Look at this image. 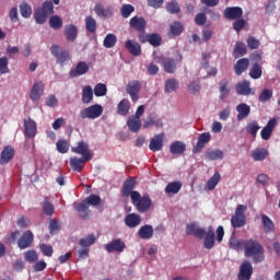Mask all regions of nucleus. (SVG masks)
I'll return each mask as SVG.
<instances>
[{"mask_svg": "<svg viewBox=\"0 0 280 280\" xmlns=\"http://www.w3.org/2000/svg\"><path fill=\"white\" fill-rule=\"evenodd\" d=\"M20 13L23 19H30L32 16V5L27 2L20 4Z\"/></svg>", "mask_w": 280, "mask_h": 280, "instance_id": "13d9d810", "label": "nucleus"}, {"mask_svg": "<svg viewBox=\"0 0 280 280\" xmlns=\"http://www.w3.org/2000/svg\"><path fill=\"white\" fill-rule=\"evenodd\" d=\"M128 113H130V103L122 98L118 104V115L126 116Z\"/></svg>", "mask_w": 280, "mask_h": 280, "instance_id": "864d4df0", "label": "nucleus"}, {"mask_svg": "<svg viewBox=\"0 0 280 280\" xmlns=\"http://www.w3.org/2000/svg\"><path fill=\"white\" fill-rule=\"evenodd\" d=\"M85 30L90 32V34H95L97 31V21L91 15L85 18Z\"/></svg>", "mask_w": 280, "mask_h": 280, "instance_id": "49530a36", "label": "nucleus"}, {"mask_svg": "<svg viewBox=\"0 0 280 280\" xmlns=\"http://www.w3.org/2000/svg\"><path fill=\"white\" fill-rule=\"evenodd\" d=\"M246 242L247 240H244V238L238 240L237 237H235V233H233L229 240V248L240 253V250H244L246 246Z\"/></svg>", "mask_w": 280, "mask_h": 280, "instance_id": "6ab92c4d", "label": "nucleus"}, {"mask_svg": "<svg viewBox=\"0 0 280 280\" xmlns=\"http://www.w3.org/2000/svg\"><path fill=\"white\" fill-rule=\"evenodd\" d=\"M40 95H43V82H36L31 90L30 97L33 102H38V100H40Z\"/></svg>", "mask_w": 280, "mask_h": 280, "instance_id": "f704fd0d", "label": "nucleus"}, {"mask_svg": "<svg viewBox=\"0 0 280 280\" xmlns=\"http://www.w3.org/2000/svg\"><path fill=\"white\" fill-rule=\"evenodd\" d=\"M136 185L137 179H135V177H128L122 184V197L128 198V196H130V198H132V194L136 191L132 189H135Z\"/></svg>", "mask_w": 280, "mask_h": 280, "instance_id": "a211bd4d", "label": "nucleus"}, {"mask_svg": "<svg viewBox=\"0 0 280 280\" xmlns=\"http://www.w3.org/2000/svg\"><path fill=\"white\" fill-rule=\"evenodd\" d=\"M166 10L170 14H178L180 12V5H178V1L172 0L166 4Z\"/></svg>", "mask_w": 280, "mask_h": 280, "instance_id": "e2e57ef3", "label": "nucleus"}, {"mask_svg": "<svg viewBox=\"0 0 280 280\" xmlns=\"http://www.w3.org/2000/svg\"><path fill=\"white\" fill-rule=\"evenodd\" d=\"M248 207L246 205H238L236 207L234 215L231 218V224L233 229H243L246 226V211Z\"/></svg>", "mask_w": 280, "mask_h": 280, "instance_id": "39448f33", "label": "nucleus"}, {"mask_svg": "<svg viewBox=\"0 0 280 280\" xmlns=\"http://www.w3.org/2000/svg\"><path fill=\"white\" fill-rule=\"evenodd\" d=\"M82 202H84L88 207L91 205L92 207H97L102 205V198L97 195H90Z\"/></svg>", "mask_w": 280, "mask_h": 280, "instance_id": "5fc2aeb1", "label": "nucleus"}, {"mask_svg": "<svg viewBox=\"0 0 280 280\" xmlns=\"http://www.w3.org/2000/svg\"><path fill=\"white\" fill-rule=\"evenodd\" d=\"M264 75V70H261V66L257 62L252 65V68L249 69V77L252 80H259Z\"/></svg>", "mask_w": 280, "mask_h": 280, "instance_id": "a19ab883", "label": "nucleus"}, {"mask_svg": "<svg viewBox=\"0 0 280 280\" xmlns=\"http://www.w3.org/2000/svg\"><path fill=\"white\" fill-rule=\"evenodd\" d=\"M24 135L28 139L36 137V121L32 120V118L24 119Z\"/></svg>", "mask_w": 280, "mask_h": 280, "instance_id": "b1692460", "label": "nucleus"}, {"mask_svg": "<svg viewBox=\"0 0 280 280\" xmlns=\"http://www.w3.org/2000/svg\"><path fill=\"white\" fill-rule=\"evenodd\" d=\"M207 161H222L224 159V152L220 149L208 150L206 152Z\"/></svg>", "mask_w": 280, "mask_h": 280, "instance_id": "c9c22d12", "label": "nucleus"}, {"mask_svg": "<svg viewBox=\"0 0 280 280\" xmlns=\"http://www.w3.org/2000/svg\"><path fill=\"white\" fill-rule=\"evenodd\" d=\"M97 238L95 237V234H89L88 236L80 240L79 244L81 248H89L90 246H93Z\"/></svg>", "mask_w": 280, "mask_h": 280, "instance_id": "c03bdc74", "label": "nucleus"}, {"mask_svg": "<svg viewBox=\"0 0 280 280\" xmlns=\"http://www.w3.org/2000/svg\"><path fill=\"white\" fill-rule=\"evenodd\" d=\"M269 152L266 148H257L254 151H252V159L254 161H266L268 159Z\"/></svg>", "mask_w": 280, "mask_h": 280, "instance_id": "4c0bfd02", "label": "nucleus"}, {"mask_svg": "<svg viewBox=\"0 0 280 280\" xmlns=\"http://www.w3.org/2000/svg\"><path fill=\"white\" fill-rule=\"evenodd\" d=\"M165 141V133H159L155 135L149 143V150H151V152H161V150H163V143Z\"/></svg>", "mask_w": 280, "mask_h": 280, "instance_id": "ddd939ff", "label": "nucleus"}, {"mask_svg": "<svg viewBox=\"0 0 280 280\" xmlns=\"http://www.w3.org/2000/svg\"><path fill=\"white\" fill-rule=\"evenodd\" d=\"M126 91L128 95H130L131 101L138 102L139 101V93L141 92V83L137 80L130 81L127 84Z\"/></svg>", "mask_w": 280, "mask_h": 280, "instance_id": "9b49d317", "label": "nucleus"}, {"mask_svg": "<svg viewBox=\"0 0 280 280\" xmlns=\"http://www.w3.org/2000/svg\"><path fill=\"white\" fill-rule=\"evenodd\" d=\"M56 147L60 154H67L69 152V142L67 140L57 141Z\"/></svg>", "mask_w": 280, "mask_h": 280, "instance_id": "774afa93", "label": "nucleus"}, {"mask_svg": "<svg viewBox=\"0 0 280 280\" xmlns=\"http://www.w3.org/2000/svg\"><path fill=\"white\" fill-rule=\"evenodd\" d=\"M262 229L265 233H275V222L270 217L261 214Z\"/></svg>", "mask_w": 280, "mask_h": 280, "instance_id": "e433bc0d", "label": "nucleus"}, {"mask_svg": "<svg viewBox=\"0 0 280 280\" xmlns=\"http://www.w3.org/2000/svg\"><path fill=\"white\" fill-rule=\"evenodd\" d=\"M179 83L178 80L172 78V79H167L165 81V88L164 91L165 93H174V91H176V89H178Z\"/></svg>", "mask_w": 280, "mask_h": 280, "instance_id": "8fccbe9b", "label": "nucleus"}, {"mask_svg": "<svg viewBox=\"0 0 280 280\" xmlns=\"http://www.w3.org/2000/svg\"><path fill=\"white\" fill-rule=\"evenodd\" d=\"M106 93H108V88H106V84L97 83L94 86V95L96 97H104V95H106Z\"/></svg>", "mask_w": 280, "mask_h": 280, "instance_id": "052dcab7", "label": "nucleus"}, {"mask_svg": "<svg viewBox=\"0 0 280 280\" xmlns=\"http://www.w3.org/2000/svg\"><path fill=\"white\" fill-rule=\"evenodd\" d=\"M248 67H250V60H248V58H242L234 65V71L236 75H242L244 71L248 70Z\"/></svg>", "mask_w": 280, "mask_h": 280, "instance_id": "cd10ccee", "label": "nucleus"}, {"mask_svg": "<svg viewBox=\"0 0 280 280\" xmlns=\"http://www.w3.org/2000/svg\"><path fill=\"white\" fill-rule=\"evenodd\" d=\"M140 240H152L154 236V228L150 224L141 226L138 231Z\"/></svg>", "mask_w": 280, "mask_h": 280, "instance_id": "c85d7f7f", "label": "nucleus"}, {"mask_svg": "<svg viewBox=\"0 0 280 280\" xmlns=\"http://www.w3.org/2000/svg\"><path fill=\"white\" fill-rule=\"evenodd\" d=\"M221 175L220 173H214L213 176L207 182V187L209 191H213L215 187H218V183H220Z\"/></svg>", "mask_w": 280, "mask_h": 280, "instance_id": "6e6d98bb", "label": "nucleus"}, {"mask_svg": "<svg viewBox=\"0 0 280 280\" xmlns=\"http://www.w3.org/2000/svg\"><path fill=\"white\" fill-rule=\"evenodd\" d=\"M12 159H14V149L12 145L4 147L0 154V165H8Z\"/></svg>", "mask_w": 280, "mask_h": 280, "instance_id": "4be33fe9", "label": "nucleus"}, {"mask_svg": "<svg viewBox=\"0 0 280 280\" xmlns=\"http://www.w3.org/2000/svg\"><path fill=\"white\" fill-rule=\"evenodd\" d=\"M34 244V233L27 230L22 236L18 240V247L20 250H25V248H30Z\"/></svg>", "mask_w": 280, "mask_h": 280, "instance_id": "9d476101", "label": "nucleus"}, {"mask_svg": "<svg viewBox=\"0 0 280 280\" xmlns=\"http://www.w3.org/2000/svg\"><path fill=\"white\" fill-rule=\"evenodd\" d=\"M253 277V265L250 261H243L240 267L238 280H250Z\"/></svg>", "mask_w": 280, "mask_h": 280, "instance_id": "2eb2a0df", "label": "nucleus"}, {"mask_svg": "<svg viewBox=\"0 0 280 280\" xmlns=\"http://www.w3.org/2000/svg\"><path fill=\"white\" fill-rule=\"evenodd\" d=\"M185 150H187V144L183 141L177 140L170 145L171 154H185Z\"/></svg>", "mask_w": 280, "mask_h": 280, "instance_id": "473e14b6", "label": "nucleus"}, {"mask_svg": "<svg viewBox=\"0 0 280 280\" xmlns=\"http://www.w3.org/2000/svg\"><path fill=\"white\" fill-rule=\"evenodd\" d=\"M132 12H135V7L132 4H124L120 9L122 19H128Z\"/></svg>", "mask_w": 280, "mask_h": 280, "instance_id": "69168bd1", "label": "nucleus"}, {"mask_svg": "<svg viewBox=\"0 0 280 280\" xmlns=\"http://www.w3.org/2000/svg\"><path fill=\"white\" fill-rule=\"evenodd\" d=\"M260 128L261 127L259 126V122H257L256 120H253L249 124H247L246 132H248V135L253 136L255 139V137H257V132H259Z\"/></svg>", "mask_w": 280, "mask_h": 280, "instance_id": "603ef678", "label": "nucleus"}, {"mask_svg": "<svg viewBox=\"0 0 280 280\" xmlns=\"http://www.w3.org/2000/svg\"><path fill=\"white\" fill-rule=\"evenodd\" d=\"M186 233L187 235L197 237V240H203L205 237L203 246L208 250H211V248L215 246V231L212 226H209L207 231L203 228L196 225V223H191L186 226Z\"/></svg>", "mask_w": 280, "mask_h": 280, "instance_id": "f257e3e1", "label": "nucleus"}, {"mask_svg": "<svg viewBox=\"0 0 280 280\" xmlns=\"http://www.w3.org/2000/svg\"><path fill=\"white\" fill-rule=\"evenodd\" d=\"M42 209L45 215H54V212L56 211V207L49 202V198L45 197L43 203H42Z\"/></svg>", "mask_w": 280, "mask_h": 280, "instance_id": "3c124183", "label": "nucleus"}, {"mask_svg": "<svg viewBox=\"0 0 280 280\" xmlns=\"http://www.w3.org/2000/svg\"><path fill=\"white\" fill-rule=\"evenodd\" d=\"M129 25L133 27V30H137V32H145L148 22L144 18L133 16L130 19Z\"/></svg>", "mask_w": 280, "mask_h": 280, "instance_id": "393cba45", "label": "nucleus"}, {"mask_svg": "<svg viewBox=\"0 0 280 280\" xmlns=\"http://www.w3.org/2000/svg\"><path fill=\"white\" fill-rule=\"evenodd\" d=\"M237 116L236 119L238 121H242L243 119H246L248 115H250V107L246 103H241L236 106Z\"/></svg>", "mask_w": 280, "mask_h": 280, "instance_id": "c756f323", "label": "nucleus"}, {"mask_svg": "<svg viewBox=\"0 0 280 280\" xmlns=\"http://www.w3.org/2000/svg\"><path fill=\"white\" fill-rule=\"evenodd\" d=\"M149 43L152 45V47H160L162 43L161 35L156 33L148 34Z\"/></svg>", "mask_w": 280, "mask_h": 280, "instance_id": "0e129e2a", "label": "nucleus"}, {"mask_svg": "<svg viewBox=\"0 0 280 280\" xmlns=\"http://www.w3.org/2000/svg\"><path fill=\"white\" fill-rule=\"evenodd\" d=\"M104 114V107L100 104L85 107L80 112L81 119H98Z\"/></svg>", "mask_w": 280, "mask_h": 280, "instance_id": "423d86ee", "label": "nucleus"}, {"mask_svg": "<svg viewBox=\"0 0 280 280\" xmlns=\"http://www.w3.org/2000/svg\"><path fill=\"white\" fill-rule=\"evenodd\" d=\"M244 255L245 257H253L254 264H261L266 259L264 246L253 238L246 241Z\"/></svg>", "mask_w": 280, "mask_h": 280, "instance_id": "f03ea898", "label": "nucleus"}, {"mask_svg": "<svg viewBox=\"0 0 280 280\" xmlns=\"http://www.w3.org/2000/svg\"><path fill=\"white\" fill-rule=\"evenodd\" d=\"M244 16V9L242 7H228L223 11V18L226 21H237Z\"/></svg>", "mask_w": 280, "mask_h": 280, "instance_id": "1a4fd4ad", "label": "nucleus"}, {"mask_svg": "<svg viewBox=\"0 0 280 280\" xmlns=\"http://www.w3.org/2000/svg\"><path fill=\"white\" fill-rule=\"evenodd\" d=\"M94 12L96 15L100 16V19H110L113 14H115L113 7L104 8L102 4H95Z\"/></svg>", "mask_w": 280, "mask_h": 280, "instance_id": "5701e85b", "label": "nucleus"}, {"mask_svg": "<svg viewBox=\"0 0 280 280\" xmlns=\"http://www.w3.org/2000/svg\"><path fill=\"white\" fill-rule=\"evenodd\" d=\"M62 18H60V15H52L49 19V26L51 27V30H62Z\"/></svg>", "mask_w": 280, "mask_h": 280, "instance_id": "09e8293b", "label": "nucleus"}, {"mask_svg": "<svg viewBox=\"0 0 280 280\" xmlns=\"http://www.w3.org/2000/svg\"><path fill=\"white\" fill-rule=\"evenodd\" d=\"M71 152L74 154H80L84 161H91L93 159L89 143H86L84 140L77 142V145L71 148Z\"/></svg>", "mask_w": 280, "mask_h": 280, "instance_id": "0eeeda50", "label": "nucleus"}, {"mask_svg": "<svg viewBox=\"0 0 280 280\" xmlns=\"http://www.w3.org/2000/svg\"><path fill=\"white\" fill-rule=\"evenodd\" d=\"M162 66L166 73H175L176 72V60L172 58H164L162 61Z\"/></svg>", "mask_w": 280, "mask_h": 280, "instance_id": "ea45409f", "label": "nucleus"}, {"mask_svg": "<svg viewBox=\"0 0 280 280\" xmlns=\"http://www.w3.org/2000/svg\"><path fill=\"white\" fill-rule=\"evenodd\" d=\"M273 92L270 89H265L258 96V100L261 104H266V102H270L272 100Z\"/></svg>", "mask_w": 280, "mask_h": 280, "instance_id": "4d7b16f0", "label": "nucleus"}, {"mask_svg": "<svg viewBox=\"0 0 280 280\" xmlns=\"http://www.w3.org/2000/svg\"><path fill=\"white\" fill-rule=\"evenodd\" d=\"M131 202L139 213H145L152 208V199L149 196L141 197L139 191L132 192Z\"/></svg>", "mask_w": 280, "mask_h": 280, "instance_id": "20e7f679", "label": "nucleus"}, {"mask_svg": "<svg viewBox=\"0 0 280 280\" xmlns=\"http://www.w3.org/2000/svg\"><path fill=\"white\" fill-rule=\"evenodd\" d=\"M78 26H75V24L66 25L63 30L66 40H68V43H75V39L78 38Z\"/></svg>", "mask_w": 280, "mask_h": 280, "instance_id": "412c9836", "label": "nucleus"}, {"mask_svg": "<svg viewBox=\"0 0 280 280\" xmlns=\"http://www.w3.org/2000/svg\"><path fill=\"white\" fill-rule=\"evenodd\" d=\"M235 91L237 95H255V89L250 88V81L248 80L236 83Z\"/></svg>", "mask_w": 280, "mask_h": 280, "instance_id": "f8f14e48", "label": "nucleus"}, {"mask_svg": "<svg viewBox=\"0 0 280 280\" xmlns=\"http://www.w3.org/2000/svg\"><path fill=\"white\" fill-rule=\"evenodd\" d=\"M183 189V183L180 182H171L165 187L166 194H178Z\"/></svg>", "mask_w": 280, "mask_h": 280, "instance_id": "de8ad7c7", "label": "nucleus"}, {"mask_svg": "<svg viewBox=\"0 0 280 280\" xmlns=\"http://www.w3.org/2000/svg\"><path fill=\"white\" fill-rule=\"evenodd\" d=\"M91 160H84V158H70V167L73 172H82L85 163Z\"/></svg>", "mask_w": 280, "mask_h": 280, "instance_id": "7c9ffc66", "label": "nucleus"}, {"mask_svg": "<svg viewBox=\"0 0 280 280\" xmlns=\"http://www.w3.org/2000/svg\"><path fill=\"white\" fill-rule=\"evenodd\" d=\"M209 141H211V133L203 132V133L199 135L197 143L192 149V154H198V153L202 152V149L205 148V145L207 143H209Z\"/></svg>", "mask_w": 280, "mask_h": 280, "instance_id": "dca6fc26", "label": "nucleus"}, {"mask_svg": "<svg viewBox=\"0 0 280 280\" xmlns=\"http://www.w3.org/2000/svg\"><path fill=\"white\" fill-rule=\"evenodd\" d=\"M275 128H277V118H271L260 131L261 139L268 141L272 137Z\"/></svg>", "mask_w": 280, "mask_h": 280, "instance_id": "f3484780", "label": "nucleus"}, {"mask_svg": "<svg viewBox=\"0 0 280 280\" xmlns=\"http://www.w3.org/2000/svg\"><path fill=\"white\" fill-rule=\"evenodd\" d=\"M242 56H246V44L238 42L234 48V57L240 58Z\"/></svg>", "mask_w": 280, "mask_h": 280, "instance_id": "680f3d73", "label": "nucleus"}, {"mask_svg": "<svg viewBox=\"0 0 280 280\" xmlns=\"http://www.w3.org/2000/svg\"><path fill=\"white\" fill-rule=\"evenodd\" d=\"M82 102L83 104H91L93 102V88L85 85L82 90Z\"/></svg>", "mask_w": 280, "mask_h": 280, "instance_id": "79ce46f5", "label": "nucleus"}, {"mask_svg": "<svg viewBox=\"0 0 280 280\" xmlns=\"http://www.w3.org/2000/svg\"><path fill=\"white\" fill-rule=\"evenodd\" d=\"M220 100H226L229 93H231V85H229V80L223 79L219 83Z\"/></svg>", "mask_w": 280, "mask_h": 280, "instance_id": "72a5a7b5", "label": "nucleus"}, {"mask_svg": "<svg viewBox=\"0 0 280 280\" xmlns=\"http://www.w3.org/2000/svg\"><path fill=\"white\" fill-rule=\"evenodd\" d=\"M246 27V20L244 18H238L233 22V31L241 32Z\"/></svg>", "mask_w": 280, "mask_h": 280, "instance_id": "338daca9", "label": "nucleus"}, {"mask_svg": "<svg viewBox=\"0 0 280 280\" xmlns=\"http://www.w3.org/2000/svg\"><path fill=\"white\" fill-rule=\"evenodd\" d=\"M130 132H139L141 130V119L130 116L127 120Z\"/></svg>", "mask_w": 280, "mask_h": 280, "instance_id": "58836bf2", "label": "nucleus"}, {"mask_svg": "<svg viewBox=\"0 0 280 280\" xmlns=\"http://www.w3.org/2000/svg\"><path fill=\"white\" fill-rule=\"evenodd\" d=\"M125 48L131 56H141V45L132 39L125 42Z\"/></svg>", "mask_w": 280, "mask_h": 280, "instance_id": "bb28decb", "label": "nucleus"}, {"mask_svg": "<svg viewBox=\"0 0 280 280\" xmlns=\"http://www.w3.org/2000/svg\"><path fill=\"white\" fill-rule=\"evenodd\" d=\"M73 207H74L75 211H78V213H79L80 218H82V220H86L89 218V213H91V210H89V206H86L84 201L74 202Z\"/></svg>", "mask_w": 280, "mask_h": 280, "instance_id": "2f4dec72", "label": "nucleus"}, {"mask_svg": "<svg viewBox=\"0 0 280 280\" xmlns=\"http://www.w3.org/2000/svg\"><path fill=\"white\" fill-rule=\"evenodd\" d=\"M103 45L106 49H113L117 45V35L109 33L105 36Z\"/></svg>", "mask_w": 280, "mask_h": 280, "instance_id": "a18cd8bd", "label": "nucleus"}, {"mask_svg": "<svg viewBox=\"0 0 280 280\" xmlns=\"http://www.w3.org/2000/svg\"><path fill=\"white\" fill-rule=\"evenodd\" d=\"M152 126H156L159 128L163 126V122L161 120L156 119L155 116H149L144 122H143V128H150Z\"/></svg>", "mask_w": 280, "mask_h": 280, "instance_id": "bf43d9fd", "label": "nucleus"}, {"mask_svg": "<svg viewBox=\"0 0 280 280\" xmlns=\"http://www.w3.org/2000/svg\"><path fill=\"white\" fill-rule=\"evenodd\" d=\"M125 224L128 229H137L141 224V215L129 213L125 217Z\"/></svg>", "mask_w": 280, "mask_h": 280, "instance_id": "a878e982", "label": "nucleus"}, {"mask_svg": "<svg viewBox=\"0 0 280 280\" xmlns=\"http://www.w3.org/2000/svg\"><path fill=\"white\" fill-rule=\"evenodd\" d=\"M107 253H124L126 250V243L121 238H115L105 245Z\"/></svg>", "mask_w": 280, "mask_h": 280, "instance_id": "4468645a", "label": "nucleus"}, {"mask_svg": "<svg viewBox=\"0 0 280 280\" xmlns=\"http://www.w3.org/2000/svg\"><path fill=\"white\" fill-rule=\"evenodd\" d=\"M183 32H185V26H183V23L174 21L170 25V33L172 34V36H180Z\"/></svg>", "mask_w": 280, "mask_h": 280, "instance_id": "37998d69", "label": "nucleus"}, {"mask_svg": "<svg viewBox=\"0 0 280 280\" xmlns=\"http://www.w3.org/2000/svg\"><path fill=\"white\" fill-rule=\"evenodd\" d=\"M50 54L57 59L58 65H65L68 60H71V55L69 50L62 49L59 45H52L50 47Z\"/></svg>", "mask_w": 280, "mask_h": 280, "instance_id": "6e6552de", "label": "nucleus"}, {"mask_svg": "<svg viewBox=\"0 0 280 280\" xmlns=\"http://www.w3.org/2000/svg\"><path fill=\"white\" fill-rule=\"evenodd\" d=\"M89 73V63L85 61H80L77 63L75 68L70 70V78H79V75H86Z\"/></svg>", "mask_w": 280, "mask_h": 280, "instance_id": "aec40b11", "label": "nucleus"}, {"mask_svg": "<svg viewBox=\"0 0 280 280\" xmlns=\"http://www.w3.org/2000/svg\"><path fill=\"white\" fill-rule=\"evenodd\" d=\"M51 14H54V2L46 0L40 8L36 9L34 19L38 25H45L47 18L51 16Z\"/></svg>", "mask_w": 280, "mask_h": 280, "instance_id": "7ed1b4c3", "label": "nucleus"}]
</instances>
